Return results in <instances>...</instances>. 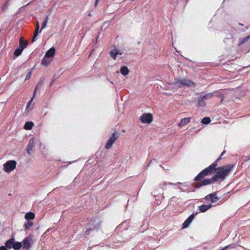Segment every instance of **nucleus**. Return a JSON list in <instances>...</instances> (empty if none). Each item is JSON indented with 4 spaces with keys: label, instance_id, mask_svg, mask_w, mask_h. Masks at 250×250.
<instances>
[{
    "label": "nucleus",
    "instance_id": "1",
    "mask_svg": "<svg viewBox=\"0 0 250 250\" xmlns=\"http://www.w3.org/2000/svg\"><path fill=\"white\" fill-rule=\"evenodd\" d=\"M33 240L31 235L24 238L21 242L16 241L12 238L5 242V245L8 249L13 248L14 250H19L21 248L24 250H29L32 247Z\"/></svg>",
    "mask_w": 250,
    "mask_h": 250
},
{
    "label": "nucleus",
    "instance_id": "2",
    "mask_svg": "<svg viewBox=\"0 0 250 250\" xmlns=\"http://www.w3.org/2000/svg\"><path fill=\"white\" fill-rule=\"evenodd\" d=\"M232 167V165H228L217 168L215 169V173L213 177L214 181H217L224 180Z\"/></svg>",
    "mask_w": 250,
    "mask_h": 250
},
{
    "label": "nucleus",
    "instance_id": "3",
    "mask_svg": "<svg viewBox=\"0 0 250 250\" xmlns=\"http://www.w3.org/2000/svg\"><path fill=\"white\" fill-rule=\"evenodd\" d=\"M17 162L15 160H9L3 164V169L6 173H10L16 167Z\"/></svg>",
    "mask_w": 250,
    "mask_h": 250
},
{
    "label": "nucleus",
    "instance_id": "4",
    "mask_svg": "<svg viewBox=\"0 0 250 250\" xmlns=\"http://www.w3.org/2000/svg\"><path fill=\"white\" fill-rule=\"evenodd\" d=\"M217 166L216 163H213L209 167H207L201 173H200L195 178V180H199L202 179L205 176L210 174L211 172Z\"/></svg>",
    "mask_w": 250,
    "mask_h": 250
},
{
    "label": "nucleus",
    "instance_id": "5",
    "mask_svg": "<svg viewBox=\"0 0 250 250\" xmlns=\"http://www.w3.org/2000/svg\"><path fill=\"white\" fill-rule=\"evenodd\" d=\"M109 53L111 58L114 60L121 59L123 55L122 52L114 46L111 49Z\"/></svg>",
    "mask_w": 250,
    "mask_h": 250
},
{
    "label": "nucleus",
    "instance_id": "6",
    "mask_svg": "<svg viewBox=\"0 0 250 250\" xmlns=\"http://www.w3.org/2000/svg\"><path fill=\"white\" fill-rule=\"evenodd\" d=\"M140 120L142 123L148 124L152 122L153 116L150 113H144L140 116Z\"/></svg>",
    "mask_w": 250,
    "mask_h": 250
},
{
    "label": "nucleus",
    "instance_id": "7",
    "mask_svg": "<svg viewBox=\"0 0 250 250\" xmlns=\"http://www.w3.org/2000/svg\"><path fill=\"white\" fill-rule=\"evenodd\" d=\"M118 138V135L116 133H114L112 134L111 136L109 138L106 145H105V148L107 149L110 148L116 141Z\"/></svg>",
    "mask_w": 250,
    "mask_h": 250
},
{
    "label": "nucleus",
    "instance_id": "8",
    "mask_svg": "<svg viewBox=\"0 0 250 250\" xmlns=\"http://www.w3.org/2000/svg\"><path fill=\"white\" fill-rule=\"evenodd\" d=\"M206 202L215 203L218 200V198L214 194H210L206 196L205 198Z\"/></svg>",
    "mask_w": 250,
    "mask_h": 250
},
{
    "label": "nucleus",
    "instance_id": "9",
    "mask_svg": "<svg viewBox=\"0 0 250 250\" xmlns=\"http://www.w3.org/2000/svg\"><path fill=\"white\" fill-rule=\"evenodd\" d=\"M191 118H185L182 119L178 124V126L180 127H182L187 125H188L190 122Z\"/></svg>",
    "mask_w": 250,
    "mask_h": 250
},
{
    "label": "nucleus",
    "instance_id": "10",
    "mask_svg": "<svg viewBox=\"0 0 250 250\" xmlns=\"http://www.w3.org/2000/svg\"><path fill=\"white\" fill-rule=\"evenodd\" d=\"M55 53V49L54 47H52L49 49L46 53L45 56L46 57H48L52 59Z\"/></svg>",
    "mask_w": 250,
    "mask_h": 250
},
{
    "label": "nucleus",
    "instance_id": "11",
    "mask_svg": "<svg viewBox=\"0 0 250 250\" xmlns=\"http://www.w3.org/2000/svg\"><path fill=\"white\" fill-rule=\"evenodd\" d=\"M52 59L49 58L48 57H46L45 56L42 59L41 63L42 65H43L45 66H47L49 65V64L52 62Z\"/></svg>",
    "mask_w": 250,
    "mask_h": 250
},
{
    "label": "nucleus",
    "instance_id": "12",
    "mask_svg": "<svg viewBox=\"0 0 250 250\" xmlns=\"http://www.w3.org/2000/svg\"><path fill=\"white\" fill-rule=\"evenodd\" d=\"M28 42L24 41L22 38L20 39L19 47L23 50L27 45Z\"/></svg>",
    "mask_w": 250,
    "mask_h": 250
},
{
    "label": "nucleus",
    "instance_id": "13",
    "mask_svg": "<svg viewBox=\"0 0 250 250\" xmlns=\"http://www.w3.org/2000/svg\"><path fill=\"white\" fill-rule=\"evenodd\" d=\"M35 215L33 212H29L27 213L24 216V218L27 220H33L35 218Z\"/></svg>",
    "mask_w": 250,
    "mask_h": 250
},
{
    "label": "nucleus",
    "instance_id": "14",
    "mask_svg": "<svg viewBox=\"0 0 250 250\" xmlns=\"http://www.w3.org/2000/svg\"><path fill=\"white\" fill-rule=\"evenodd\" d=\"M33 225V223L32 221H28L25 223L23 225V228L25 230L29 229Z\"/></svg>",
    "mask_w": 250,
    "mask_h": 250
},
{
    "label": "nucleus",
    "instance_id": "15",
    "mask_svg": "<svg viewBox=\"0 0 250 250\" xmlns=\"http://www.w3.org/2000/svg\"><path fill=\"white\" fill-rule=\"evenodd\" d=\"M40 85V84L39 83L37 85L36 87V88H35V89L34 90V95H33V96H34L35 94H36V90H37V88L39 87ZM33 98H34V97H33L32 99L27 104L26 109L28 111H30V105H31V104L32 103V100L33 99Z\"/></svg>",
    "mask_w": 250,
    "mask_h": 250
},
{
    "label": "nucleus",
    "instance_id": "16",
    "mask_svg": "<svg viewBox=\"0 0 250 250\" xmlns=\"http://www.w3.org/2000/svg\"><path fill=\"white\" fill-rule=\"evenodd\" d=\"M174 84L176 85L178 87H181L183 86V79H176L174 82Z\"/></svg>",
    "mask_w": 250,
    "mask_h": 250
},
{
    "label": "nucleus",
    "instance_id": "17",
    "mask_svg": "<svg viewBox=\"0 0 250 250\" xmlns=\"http://www.w3.org/2000/svg\"><path fill=\"white\" fill-rule=\"evenodd\" d=\"M34 125V124L32 122H26L24 126V128L26 130H30L32 129Z\"/></svg>",
    "mask_w": 250,
    "mask_h": 250
},
{
    "label": "nucleus",
    "instance_id": "18",
    "mask_svg": "<svg viewBox=\"0 0 250 250\" xmlns=\"http://www.w3.org/2000/svg\"><path fill=\"white\" fill-rule=\"evenodd\" d=\"M120 72L123 75L125 76L129 73V70L126 66H123L120 69Z\"/></svg>",
    "mask_w": 250,
    "mask_h": 250
},
{
    "label": "nucleus",
    "instance_id": "19",
    "mask_svg": "<svg viewBox=\"0 0 250 250\" xmlns=\"http://www.w3.org/2000/svg\"><path fill=\"white\" fill-rule=\"evenodd\" d=\"M214 182H216L215 181H214V177L208 180H205L203 181H202L201 186H205L207 185H208L210 184H211Z\"/></svg>",
    "mask_w": 250,
    "mask_h": 250
},
{
    "label": "nucleus",
    "instance_id": "20",
    "mask_svg": "<svg viewBox=\"0 0 250 250\" xmlns=\"http://www.w3.org/2000/svg\"><path fill=\"white\" fill-rule=\"evenodd\" d=\"M212 207L211 205H203L200 207V210L201 212H205Z\"/></svg>",
    "mask_w": 250,
    "mask_h": 250
},
{
    "label": "nucleus",
    "instance_id": "21",
    "mask_svg": "<svg viewBox=\"0 0 250 250\" xmlns=\"http://www.w3.org/2000/svg\"><path fill=\"white\" fill-rule=\"evenodd\" d=\"M193 85V83L189 80L183 79V86H191Z\"/></svg>",
    "mask_w": 250,
    "mask_h": 250
},
{
    "label": "nucleus",
    "instance_id": "22",
    "mask_svg": "<svg viewBox=\"0 0 250 250\" xmlns=\"http://www.w3.org/2000/svg\"><path fill=\"white\" fill-rule=\"evenodd\" d=\"M210 121L211 120L209 118L205 117L202 119L201 122L204 124L207 125L210 122Z\"/></svg>",
    "mask_w": 250,
    "mask_h": 250
},
{
    "label": "nucleus",
    "instance_id": "23",
    "mask_svg": "<svg viewBox=\"0 0 250 250\" xmlns=\"http://www.w3.org/2000/svg\"><path fill=\"white\" fill-rule=\"evenodd\" d=\"M22 51L23 50L21 48L19 47V48L15 51L14 55L16 56H19L20 54H21Z\"/></svg>",
    "mask_w": 250,
    "mask_h": 250
},
{
    "label": "nucleus",
    "instance_id": "24",
    "mask_svg": "<svg viewBox=\"0 0 250 250\" xmlns=\"http://www.w3.org/2000/svg\"><path fill=\"white\" fill-rule=\"evenodd\" d=\"M47 21H48V20H47V18H46L44 19V20L42 22V30L46 28V25L47 23Z\"/></svg>",
    "mask_w": 250,
    "mask_h": 250
},
{
    "label": "nucleus",
    "instance_id": "25",
    "mask_svg": "<svg viewBox=\"0 0 250 250\" xmlns=\"http://www.w3.org/2000/svg\"><path fill=\"white\" fill-rule=\"evenodd\" d=\"M212 96V93H208L205 95H204L203 97V99H210Z\"/></svg>",
    "mask_w": 250,
    "mask_h": 250
},
{
    "label": "nucleus",
    "instance_id": "26",
    "mask_svg": "<svg viewBox=\"0 0 250 250\" xmlns=\"http://www.w3.org/2000/svg\"><path fill=\"white\" fill-rule=\"evenodd\" d=\"M31 141H32V143H33V140H30L29 144V145H28V146L27 147V153L28 154H30V151L32 149V146L30 145Z\"/></svg>",
    "mask_w": 250,
    "mask_h": 250
},
{
    "label": "nucleus",
    "instance_id": "27",
    "mask_svg": "<svg viewBox=\"0 0 250 250\" xmlns=\"http://www.w3.org/2000/svg\"><path fill=\"white\" fill-rule=\"evenodd\" d=\"M191 220H190V218H188L184 223V227H187L188 226V224L189 223L191 222Z\"/></svg>",
    "mask_w": 250,
    "mask_h": 250
},
{
    "label": "nucleus",
    "instance_id": "28",
    "mask_svg": "<svg viewBox=\"0 0 250 250\" xmlns=\"http://www.w3.org/2000/svg\"><path fill=\"white\" fill-rule=\"evenodd\" d=\"M39 22H37L36 28L35 32V33H36V35H38V33H39Z\"/></svg>",
    "mask_w": 250,
    "mask_h": 250
},
{
    "label": "nucleus",
    "instance_id": "29",
    "mask_svg": "<svg viewBox=\"0 0 250 250\" xmlns=\"http://www.w3.org/2000/svg\"><path fill=\"white\" fill-rule=\"evenodd\" d=\"M7 249L8 248H7L5 245L4 246H2L0 247V250H7Z\"/></svg>",
    "mask_w": 250,
    "mask_h": 250
},
{
    "label": "nucleus",
    "instance_id": "30",
    "mask_svg": "<svg viewBox=\"0 0 250 250\" xmlns=\"http://www.w3.org/2000/svg\"><path fill=\"white\" fill-rule=\"evenodd\" d=\"M31 75V72L28 73V74L26 76L25 80H28L30 78Z\"/></svg>",
    "mask_w": 250,
    "mask_h": 250
},
{
    "label": "nucleus",
    "instance_id": "31",
    "mask_svg": "<svg viewBox=\"0 0 250 250\" xmlns=\"http://www.w3.org/2000/svg\"><path fill=\"white\" fill-rule=\"evenodd\" d=\"M38 35H36V33H34L33 38L32 39V42H34L36 40V38L37 37Z\"/></svg>",
    "mask_w": 250,
    "mask_h": 250
},
{
    "label": "nucleus",
    "instance_id": "32",
    "mask_svg": "<svg viewBox=\"0 0 250 250\" xmlns=\"http://www.w3.org/2000/svg\"><path fill=\"white\" fill-rule=\"evenodd\" d=\"M229 247L228 246L225 247L224 248H222L221 250H225Z\"/></svg>",
    "mask_w": 250,
    "mask_h": 250
},
{
    "label": "nucleus",
    "instance_id": "33",
    "mask_svg": "<svg viewBox=\"0 0 250 250\" xmlns=\"http://www.w3.org/2000/svg\"><path fill=\"white\" fill-rule=\"evenodd\" d=\"M250 38V36H248L247 37H246V38H245L244 39V41H243V42H244L245 41L247 40L248 39H249Z\"/></svg>",
    "mask_w": 250,
    "mask_h": 250
},
{
    "label": "nucleus",
    "instance_id": "34",
    "mask_svg": "<svg viewBox=\"0 0 250 250\" xmlns=\"http://www.w3.org/2000/svg\"><path fill=\"white\" fill-rule=\"evenodd\" d=\"M99 0H96V4L97 3V2H98Z\"/></svg>",
    "mask_w": 250,
    "mask_h": 250
},
{
    "label": "nucleus",
    "instance_id": "35",
    "mask_svg": "<svg viewBox=\"0 0 250 250\" xmlns=\"http://www.w3.org/2000/svg\"><path fill=\"white\" fill-rule=\"evenodd\" d=\"M224 153V151L221 153V156L223 155Z\"/></svg>",
    "mask_w": 250,
    "mask_h": 250
}]
</instances>
